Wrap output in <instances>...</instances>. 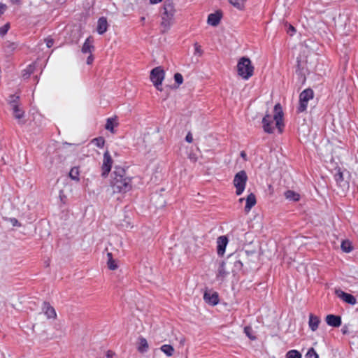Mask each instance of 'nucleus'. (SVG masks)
I'll return each instance as SVG.
<instances>
[{
  "label": "nucleus",
  "mask_w": 358,
  "mask_h": 358,
  "mask_svg": "<svg viewBox=\"0 0 358 358\" xmlns=\"http://www.w3.org/2000/svg\"><path fill=\"white\" fill-rule=\"evenodd\" d=\"M110 187L113 194H124L131 190L132 187L131 178L126 176L124 169L115 168L110 182Z\"/></svg>",
  "instance_id": "f257e3e1"
},
{
  "label": "nucleus",
  "mask_w": 358,
  "mask_h": 358,
  "mask_svg": "<svg viewBox=\"0 0 358 358\" xmlns=\"http://www.w3.org/2000/svg\"><path fill=\"white\" fill-rule=\"evenodd\" d=\"M283 111L280 103H277L274 106V115L272 117L269 114H266L262 120L263 128L265 132L271 134L274 130V123L280 132L282 131L283 124Z\"/></svg>",
  "instance_id": "f03ea898"
},
{
  "label": "nucleus",
  "mask_w": 358,
  "mask_h": 358,
  "mask_svg": "<svg viewBox=\"0 0 358 358\" xmlns=\"http://www.w3.org/2000/svg\"><path fill=\"white\" fill-rule=\"evenodd\" d=\"M162 14L161 27L164 32L168 31L173 24L175 9L171 2H165Z\"/></svg>",
  "instance_id": "7ed1b4c3"
},
{
  "label": "nucleus",
  "mask_w": 358,
  "mask_h": 358,
  "mask_svg": "<svg viewBox=\"0 0 358 358\" xmlns=\"http://www.w3.org/2000/svg\"><path fill=\"white\" fill-rule=\"evenodd\" d=\"M237 72L239 76L244 80H248L254 73V66L251 60L245 57H241L237 64Z\"/></svg>",
  "instance_id": "20e7f679"
},
{
  "label": "nucleus",
  "mask_w": 358,
  "mask_h": 358,
  "mask_svg": "<svg viewBox=\"0 0 358 358\" xmlns=\"http://www.w3.org/2000/svg\"><path fill=\"white\" fill-rule=\"evenodd\" d=\"M247 180L248 176L245 171H241L235 175L233 183L237 195H241L243 192Z\"/></svg>",
  "instance_id": "39448f33"
},
{
  "label": "nucleus",
  "mask_w": 358,
  "mask_h": 358,
  "mask_svg": "<svg viewBox=\"0 0 358 358\" xmlns=\"http://www.w3.org/2000/svg\"><path fill=\"white\" fill-rule=\"evenodd\" d=\"M164 78V71L161 69V67H156L151 71L150 80L158 90H162L160 86L162 85Z\"/></svg>",
  "instance_id": "423d86ee"
},
{
  "label": "nucleus",
  "mask_w": 358,
  "mask_h": 358,
  "mask_svg": "<svg viewBox=\"0 0 358 358\" xmlns=\"http://www.w3.org/2000/svg\"><path fill=\"white\" fill-rule=\"evenodd\" d=\"M313 98V91L310 89L303 90L299 95V106L298 112L301 113L306 110L308 102Z\"/></svg>",
  "instance_id": "0eeeda50"
},
{
  "label": "nucleus",
  "mask_w": 358,
  "mask_h": 358,
  "mask_svg": "<svg viewBox=\"0 0 358 358\" xmlns=\"http://www.w3.org/2000/svg\"><path fill=\"white\" fill-rule=\"evenodd\" d=\"M113 165V159L110 155V152L106 150L103 154V164L101 166V176L103 177H106L108 173L111 170V167Z\"/></svg>",
  "instance_id": "6e6552de"
},
{
  "label": "nucleus",
  "mask_w": 358,
  "mask_h": 358,
  "mask_svg": "<svg viewBox=\"0 0 358 358\" xmlns=\"http://www.w3.org/2000/svg\"><path fill=\"white\" fill-rule=\"evenodd\" d=\"M203 299L207 303L215 306L219 302L218 294L215 292L206 291L203 294Z\"/></svg>",
  "instance_id": "1a4fd4ad"
},
{
  "label": "nucleus",
  "mask_w": 358,
  "mask_h": 358,
  "mask_svg": "<svg viewBox=\"0 0 358 358\" xmlns=\"http://www.w3.org/2000/svg\"><path fill=\"white\" fill-rule=\"evenodd\" d=\"M335 293L338 297H339L343 301H345L349 304L355 305L357 303V300H356L355 297L350 294L344 292L343 291H342L341 289H336L335 291Z\"/></svg>",
  "instance_id": "9d476101"
},
{
  "label": "nucleus",
  "mask_w": 358,
  "mask_h": 358,
  "mask_svg": "<svg viewBox=\"0 0 358 358\" xmlns=\"http://www.w3.org/2000/svg\"><path fill=\"white\" fill-rule=\"evenodd\" d=\"M228 243V239L225 236H221L217 239V254L220 256H223L225 252V249Z\"/></svg>",
  "instance_id": "9b49d317"
},
{
  "label": "nucleus",
  "mask_w": 358,
  "mask_h": 358,
  "mask_svg": "<svg viewBox=\"0 0 358 358\" xmlns=\"http://www.w3.org/2000/svg\"><path fill=\"white\" fill-rule=\"evenodd\" d=\"M222 18V13L220 11H216L215 13H210L208 16L207 22L208 24L216 27L219 24Z\"/></svg>",
  "instance_id": "f8f14e48"
},
{
  "label": "nucleus",
  "mask_w": 358,
  "mask_h": 358,
  "mask_svg": "<svg viewBox=\"0 0 358 358\" xmlns=\"http://www.w3.org/2000/svg\"><path fill=\"white\" fill-rule=\"evenodd\" d=\"M325 321L329 326L333 327H339L341 325V317L335 315H328Z\"/></svg>",
  "instance_id": "ddd939ff"
},
{
  "label": "nucleus",
  "mask_w": 358,
  "mask_h": 358,
  "mask_svg": "<svg viewBox=\"0 0 358 358\" xmlns=\"http://www.w3.org/2000/svg\"><path fill=\"white\" fill-rule=\"evenodd\" d=\"M108 27L107 19L105 17H101L98 20L96 30L100 35L103 34L107 31Z\"/></svg>",
  "instance_id": "4468645a"
},
{
  "label": "nucleus",
  "mask_w": 358,
  "mask_h": 358,
  "mask_svg": "<svg viewBox=\"0 0 358 358\" xmlns=\"http://www.w3.org/2000/svg\"><path fill=\"white\" fill-rule=\"evenodd\" d=\"M43 310L45 315L49 319H55L57 316L55 308L52 307L48 303H43Z\"/></svg>",
  "instance_id": "2eb2a0df"
},
{
  "label": "nucleus",
  "mask_w": 358,
  "mask_h": 358,
  "mask_svg": "<svg viewBox=\"0 0 358 358\" xmlns=\"http://www.w3.org/2000/svg\"><path fill=\"white\" fill-rule=\"evenodd\" d=\"M320 319L319 317L313 315H309L308 326L313 331H315L320 324Z\"/></svg>",
  "instance_id": "dca6fc26"
},
{
  "label": "nucleus",
  "mask_w": 358,
  "mask_h": 358,
  "mask_svg": "<svg viewBox=\"0 0 358 358\" xmlns=\"http://www.w3.org/2000/svg\"><path fill=\"white\" fill-rule=\"evenodd\" d=\"M246 204L245 206V211L246 213H249L251 208L256 204V196L253 193L250 194L246 199Z\"/></svg>",
  "instance_id": "f3484780"
},
{
  "label": "nucleus",
  "mask_w": 358,
  "mask_h": 358,
  "mask_svg": "<svg viewBox=\"0 0 358 358\" xmlns=\"http://www.w3.org/2000/svg\"><path fill=\"white\" fill-rule=\"evenodd\" d=\"M149 345L147 340L143 337H139L138 339L137 350L140 353H145L148 350Z\"/></svg>",
  "instance_id": "a211bd4d"
},
{
  "label": "nucleus",
  "mask_w": 358,
  "mask_h": 358,
  "mask_svg": "<svg viewBox=\"0 0 358 358\" xmlns=\"http://www.w3.org/2000/svg\"><path fill=\"white\" fill-rule=\"evenodd\" d=\"M229 272L225 268V263L222 262L218 269L217 273V279L220 281H223L224 278L228 275Z\"/></svg>",
  "instance_id": "6ab92c4d"
},
{
  "label": "nucleus",
  "mask_w": 358,
  "mask_h": 358,
  "mask_svg": "<svg viewBox=\"0 0 358 358\" xmlns=\"http://www.w3.org/2000/svg\"><path fill=\"white\" fill-rule=\"evenodd\" d=\"M92 43H93L92 38L91 37H88L85 40L83 45L82 47V52L83 53H90L92 52V50L94 49V46H93Z\"/></svg>",
  "instance_id": "aec40b11"
},
{
  "label": "nucleus",
  "mask_w": 358,
  "mask_h": 358,
  "mask_svg": "<svg viewBox=\"0 0 358 358\" xmlns=\"http://www.w3.org/2000/svg\"><path fill=\"white\" fill-rule=\"evenodd\" d=\"M284 195L287 200L292 201H297L300 199V195L292 190L286 191Z\"/></svg>",
  "instance_id": "412c9836"
},
{
  "label": "nucleus",
  "mask_w": 358,
  "mask_h": 358,
  "mask_svg": "<svg viewBox=\"0 0 358 358\" xmlns=\"http://www.w3.org/2000/svg\"><path fill=\"white\" fill-rule=\"evenodd\" d=\"M8 103L10 106V108L17 107L19 106V96L16 94H11L8 98Z\"/></svg>",
  "instance_id": "4be33fe9"
},
{
  "label": "nucleus",
  "mask_w": 358,
  "mask_h": 358,
  "mask_svg": "<svg viewBox=\"0 0 358 358\" xmlns=\"http://www.w3.org/2000/svg\"><path fill=\"white\" fill-rule=\"evenodd\" d=\"M161 350L168 357H171L173 355L174 348L171 345H163L160 348Z\"/></svg>",
  "instance_id": "5701e85b"
},
{
  "label": "nucleus",
  "mask_w": 358,
  "mask_h": 358,
  "mask_svg": "<svg viewBox=\"0 0 358 358\" xmlns=\"http://www.w3.org/2000/svg\"><path fill=\"white\" fill-rule=\"evenodd\" d=\"M13 110V116L17 119L20 120L24 117V110L20 107V106H17L16 108L14 107L11 108Z\"/></svg>",
  "instance_id": "b1692460"
},
{
  "label": "nucleus",
  "mask_w": 358,
  "mask_h": 358,
  "mask_svg": "<svg viewBox=\"0 0 358 358\" xmlns=\"http://www.w3.org/2000/svg\"><path fill=\"white\" fill-rule=\"evenodd\" d=\"M34 64L29 65L24 70H23L22 77L25 79L28 78L30 76V75L34 71Z\"/></svg>",
  "instance_id": "393cba45"
},
{
  "label": "nucleus",
  "mask_w": 358,
  "mask_h": 358,
  "mask_svg": "<svg viewBox=\"0 0 358 358\" xmlns=\"http://www.w3.org/2000/svg\"><path fill=\"white\" fill-rule=\"evenodd\" d=\"M107 256L108 258L107 262L108 267L110 270H115L117 268V266L115 264V261L113 259L112 254L108 252Z\"/></svg>",
  "instance_id": "a878e982"
},
{
  "label": "nucleus",
  "mask_w": 358,
  "mask_h": 358,
  "mask_svg": "<svg viewBox=\"0 0 358 358\" xmlns=\"http://www.w3.org/2000/svg\"><path fill=\"white\" fill-rule=\"evenodd\" d=\"M69 176L72 180H74L76 181L79 180V170L78 167H73L70 172H69Z\"/></svg>",
  "instance_id": "bb28decb"
},
{
  "label": "nucleus",
  "mask_w": 358,
  "mask_h": 358,
  "mask_svg": "<svg viewBox=\"0 0 358 358\" xmlns=\"http://www.w3.org/2000/svg\"><path fill=\"white\" fill-rule=\"evenodd\" d=\"M286 358H301V355L296 350H291L286 353Z\"/></svg>",
  "instance_id": "cd10ccee"
},
{
  "label": "nucleus",
  "mask_w": 358,
  "mask_h": 358,
  "mask_svg": "<svg viewBox=\"0 0 358 358\" xmlns=\"http://www.w3.org/2000/svg\"><path fill=\"white\" fill-rule=\"evenodd\" d=\"M247 0H229V2L235 7L241 9L243 8L244 3Z\"/></svg>",
  "instance_id": "c85d7f7f"
},
{
  "label": "nucleus",
  "mask_w": 358,
  "mask_h": 358,
  "mask_svg": "<svg viewBox=\"0 0 358 358\" xmlns=\"http://www.w3.org/2000/svg\"><path fill=\"white\" fill-rule=\"evenodd\" d=\"M92 142L98 148H103L104 145V143H105V140L102 137H99V138H94L92 141Z\"/></svg>",
  "instance_id": "c756f323"
},
{
  "label": "nucleus",
  "mask_w": 358,
  "mask_h": 358,
  "mask_svg": "<svg viewBox=\"0 0 358 358\" xmlns=\"http://www.w3.org/2000/svg\"><path fill=\"white\" fill-rule=\"evenodd\" d=\"M115 119L108 118L106 124V129L108 131H113Z\"/></svg>",
  "instance_id": "7c9ffc66"
},
{
  "label": "nucleus",
  "mask_w": 358,
  "mask_h": 358,
  "mask_svg": "<svg viewBox=\"0 0 358 358\" xmlns=\"http://www.w3.org/2000/svg\"><path fill=\"white\" fill-rule=\"evenodd\" d=\"M341 248L345 252H350L352 250L351 244L348 241H343L341 243Z\"/></svg>",
  "instance_id": "2f4dec72"
},
{
  "label": "nucleus",
  "mask_w": 358,
  "mask_h": 358,
  "mask_svg": "<svg viewBox=\"0 0 358 358\" xmlns=\"http://www.w3.org/2000/svg\"><path fill=\"white\" fill-rule=\"evenodd\" d=\"M244 332L251 340H255L256 338V337L252 335L253 331H252V327H245L244 328Z\"/></svg>",
  "instance_id": "473e14b6"
},
{
  "label": "nucleus",
  "mask_w": 358,
  "mask_h": 358,
  "mask_svg": "<svg viewBox=\"0 0 358 358\" xmlns=\"http://www.w3.org/2000/svg\"><path fill=\"white\" fill-rule=\"evenodd\" d=\"M194 46V55L201 56L203 54V50L201 49V45H199L197 43H195Z\"/></svg>",
  "instance_id": "72a5a7b5"
},
{
  "label": "nucleus",
  "mask_w": 358,
  "mask_h": 358,
  "mask_svg": "<svg viewBox=\"0 0 358 358\" xmlns=\"http://www.w3.org/2000/svg\"><path fill=\"white\" fill-rule=\"evenodd\" d=\"M334 178L337 182L343 181V175L340 169L338 170L337 173L334 175Z\"/></svg>",
  "instance_id": "f704fd0d"
},
{
  "label": "nucleus",
  "mask_w": 358,
  "mask_h": 358,
  "mask_svg": "<svg viewBox=\"0 0 358 358\" xmlns=\"http://www.w3.org/2000/svg\"><path fill=\"white\" fill-rule=\"evenodd\" d=\"M10 28V24L8 23L4 24L3 26L0 27V35L4 36L8 32V29Z\"/></svg>",
  "instance_id": "c9c22d12"
},
{
  "label": "nucleus",
  "mask_w": 358,
  "mask_h": 358,
  "mask_svg": "<svg viewBox=\"0 0 358 358\" xmlns=\"http://www.w3.org/2000/svg\"><path fill=\"white\" fill-rule=\"evenodd\" d=\"M174 79H175L176 83H177L178 85L182 84L183 82L182 76L179 73H176L174 75Z\"/></svg>",
  "instance_id": "e433bc0d"
},
{
  "label": "nucleus",
  "mask_w": 358,
  "mask_h": 358,
  "mask_svg": "<svg viewBox=\"0 0 358 358\" xmlns=\"http://www.w3.org/2000/svg\"><path fill=\"white\" fill-rule=\"evenodd\" d=\"M306 356H308L310 357H314V358H319L317 353L315 352V350L313 348H311L308 350V351L306 354Z\"/></svg>",
  "instance_id": "4c0bfd02"
},
{
  "label": "nucleus",
  "mask_w": 358,
  "mask_h": 358,
  "mask_svg": "<svg viewBox=\"0 0 358 358\" xmlns=\"http://www.w3.org/2000/svg\"><path fill=\"white\" fill-rule=\"evenodd\" d=\"M9 221L13 227H20V224L17 219L10 218Z\"/></svg>",
  "instance_id": "58836bf2"
},
{
  "label": "nucleus",
  "mask_w": 358,
  "mask_h": 358,
  "mask_svg": "<svg viewBox=\"0 0 358 358\" xmlns=\"http://www.w3.org/2000/svg\"><path fill=\"white\" fill-rule=\"evenodd\" d=\"M185 140L188 143H192L193 141V137H192V134H191V132H188V134H187V136L185 137Z\"/></svg>",
  "instance_id": "ea45409f"
},
{
  "label": "nucleus",
  "mask_w": 358,
  "mask_h": 358,
  "mask_svg": "<svg viewBox=\"0 0 358 358\" xmlns=\"http://www.w3.org/2000/svg\"><path fill=\"white\" fill-rule=\"evenodd\" d=\"M45 43L48 48H51L54 44L53 40L49 38L45 39Z\"/></svg>",
  "instance_id": "a19ab883"
},
{
  "label": "nucleus",
  "mask_w": 358,
  "mask_h": 358,
  "mask_svg": "<svg viewBox=\"0 0 358 358\" xmlns=\"http://www.w3.org/2000/svg\"><path fill=\"white\" fill-rule=\"evenodd\" d=\"M6 5L1 3L0 4V15L3 13L5 9H6Z\"/></svg>",
  "instance_id": "79ce46f5"
},
{
  "label": "nucleus",
  "mask_w": 358,
  "mask_h": 358,
  "mask_svg": "<svg viewBox=\"0 0 358 358\" xmlns=\"http://www.w3.org/2000/svg\"><path fill=\"white\" fill-rule=\"evenodd\" d=\"M114 353L112 351L108 350L106 353L107 358H114Z\"/></svg>",
  "instance_id": "37998d69"
},
{
  "label": "nucleus",
  "mask_w": 358,
  "mask_h": 358,
  "mask_svg": "<svg viewBox=\"0 0 358 358\" xmlns=\"http://www.w3.org/2000/svg\"><path fill=\"white\" fill-rule=\"evenodd\" d=\"M92 62H93V57H92V56L90 55L87 57V64H91L92 63Z\"/></svg>",
  "instance_id": "c03bdc74"
},
{
  "label": "nucleus",
  "mask_w": 358,
  "mask_h": 358,
  "mask_svg": "<svg viewBox=\"0 0 358 358\" xmlns=\"http://www.w3.org/2000/svg\"><path fill=\"white\" fill-rule=\"evenodd\" d=\"M149 1L151 4H156V3H158L161 1H162V0H149Z\"/></svg>",
  "instance_id": "a18cd8bd"
},
{
  "label": "nucleus",
  "mask_w": 358,
  "mask_h": 358,
  "mask_svg": "<svg viewBox=\"0 0 358 358\" xmlns=\"http://www.w3.org/2000/svg\"><path fill=\"white\" fill-rule=\"evenodd\" d=\"M288 31V32H290V31H292V32H295V29H294V27L293 26L289 25V29H288V31Z\"/></svg>",
  "instance_id": "49530a36"
},
{
  "label": "nucleus",
  "mask_w": 358,
  "mask_h": 358,
  "mask_svg": "<svg viewBox=\"0 0 358 358\" xmlns=\"http://www.w3.org/2000/svg\"><path fill=\"white\" fill-rule=\"evenodd\" d=\"M241 157H243L244 159H246V154H245V152L244 151H242V152H241Z\"/></svg>",
  "instance_id": "de8ad7c7"
},
{
  "label": "nucleus",
  "mask_w": 358,
  "mask_h": 358,
  "mask_svg": "<svg viewBox=\"0 0 358 358\" xmlns=\"http://www.w3.org/2000/svg\"><path fill=\"white\" fill-rule=\"evenodd\" d=\"M10 1L13 3H18L20 2V0H10Z\"/></svg>",
  "instance_id": "09e8293b"
},
{
  "label": "nucleus",
  "mask_w": 358,
  "mask_h": 358,
  "mask_svg": "<svg viewBox=\"0 0 358 358\" xmlns=\"http://www.w3.org/2000/svg\"><path fill=\"white\" fill-rule=\"evenodd\" d=\"M235 264H238V265L241 266V265H242V263H241V261H236V262H235Z\"/></svg>",
  "instance_id": "8fccbe9b"
},
{
  "label": "nucleus",
  "mask_w": 358,
  "mask_h": 358,
  "mask_svg": "<svg viewBox=\"0 0 358 358\" xmlns=\"http://www.w3.org/2000/svg\"><path fill=\"white\" fill-rule=\"evenodd\" d=\"M190 159H192L194 161H196V158L194 157V156L190 157Z\"/></svg>",
  "instance_id": "3c124183"
},
{
  "label": "nucleus",
  "mask_w": 358,
  "mask_h": 358,
  "mask_svg": "<svg viewBox=\"0 0 358 358\" xmlns=\"http://www.w3.org/2000/svg\"><path fill=\"white\" fill-rule=\"evenodd\" d=\"M190 159H192L194 161H196V158L194 157V156L190 157Z\"/></svg>",
  "instance_id": "603ef678"
},
{
  "label": "nucleus",
  "mask_w": 358,
  "mask_h": 358,
  "mask_svg": "<svg viewBox=\"0 0 358 358\" xmlns=\"http://www.w3.org/2000/svg\"><path fill=\"white\" fill-rule=\"evenodd\" d=\"M243 199H244L243 198H241V199H239V201H240V202H242V201H243Z\"/></svg>",
  "instance_id": "864d4df0"
},
{
  "label": "nucleus",
  "mask_w": 358,
  "mask_h": 358,
  "mask_svg": "<svg viewBox=\"0 0 358 358\" xmlns=\"http://www.w3.org/2000/svg\"><path fill=\"white\" fill-rule=\"evenodd\" d=\"M11 45L13 46V48H15V46H16L14 43H12Z\"/></svg>",
  "instance_id": "5fc2aeb1"
},
{
  "label": "nucleus",
  "mask_w": 358,
  "mask_h": 358,
  "mask_svg": "<svg viewBox=\"0 0 358 358\" xmlns=\"http://www.w3.org/2000/svg\"><path fill=\"white\" fill-rule=\"evenodd\" d=\"M145 20V17H141V20Z\"/></svg>",
  "instance_id": "6e6d98bb"
}]
</instances>
